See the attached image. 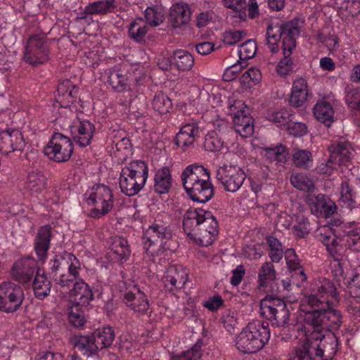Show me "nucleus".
I'll return each instance as SVG.
<instances>
[{
	"mask_svg": "<svg viewBox=\"0 0 360 360\" xmlns=\"http://www.w3.org/2000/svg\"><path fill=\"white\" fill-rule=\"evenodd\" d=\"M305 20L302 17H295L290 20L268 23L265 44L273 53L279 50L278 42L281 41V49L283 58L278 62L276 67L278 73L287 75L292 70L293 58L291 55L297 46V39L304 30Z\"/></svg>",
	"mask_w": 360,
	"mask_h": 360,
	"instance_id": "f257e3e1",
	"label": "nucleus"
},
{
	"mask_svg": "<svg viewBox=\"0 0 360 360\" xmlns=\"http://www.w3.org/2000/svg\"><path fill=\"white\" fill-rule=\"evenodd\" d=\"M338 346V338L333 333L308 330L288 360H331Z\"/></svg>",
	"mask_w": 360,
	"mask_h": 360,
	"instance_id": "f03ea898",
	"label": "nucleus"
},
{
	"mask_svg": "<svg viewBox=\"0 0 360 360\" xmlns=\"http://www.w3.org/2000/svg\"><path fill=\"white\" fill-rule=\"evenodd\" d=\"M181 179L184 188L194 202L205 203L214 195L209 170L200 165L192 164L182 172Z\"/></svg>",
	"mask_w": 360,
	"mask_h": 360,
	"instance_id": "7ed1b4c3",
	"label": "nucleus"
},
{
	"mask_svg": "<svg viewBox=\"0 0 360 360\" xmlns=\"http://www.w3.org/2000/svg\"><path fill=\"white\" fill-rule=\"evenodd\" d=\"M80 270L78 259L71 253L64 252L49 261L47 274L56 285L69 289L79 278Z\"/></svg>",
	"mask_w": 360,
	"mask_h": 360,
	"instance_id": "20e7f679",
	"label": "nucleus"
},
{
	"mask_svg": "<svg viewBox=\"0 0 360 360\" xmlns=\"http://www.w3.org/2000/svg\"><path fill=\"white\" fill-rule=\"evenodd\" d=\"M270 338L269 323L253 321L238 335L236 339L237 349L244 354H254L261 350Z\"/></svg>",
	"mask_w": 360,
	"mask_h": 360,
	"instance_id": "39448f33",
	"label": "nucleus"
},
{
	"mask_svg": "<svg viewBox=\"0 0 360 360\" xmlns=\"http://www.w3.org/2000/svg\"><path fill=\"white\" fill-rule=\"evenodd\" d=\"M115 339V333L110 326L96 330L91 336L74 335L70 342L74 349L86 356L96 354L98 351L110 347Z\"/></svg>",
	"mask_w": 360,
	"mask_h": 360,
	"instance_id": "423d86ee",
	"label": "nucleus"
},
{
	"mask_svg": "<svg viewBox=\"0 0 360 360\" xmlns=\"http://www.w3.org/2000/svg\"><path fill=\"white\" fill-rule=\"evenodd\" d=\"M261 315L271 321L273 326L288 327L290 313L285 302L275 296H266L260 302Z\"/></svg>",
	"mask_w": 360,
	"mask_h": 360,
	"instance_id": "0eeeda50",
	"label": "nucleus"
},
{
	"mask_svg": "<svg viewBox=\"0 0 360 360\" xmlns=\"http://www.w3.org/2000/svg\"><path fill=\"white\" fill-rule=\"evenodd\" d=\"M171 238L172 231L167 223L155 219L143 233V249L148 255L153 256L157 248H165L166 241Z\"/></svg>",
	"mask_w": 360,
	"mask_h": 360,
	"instance_id": "6e6552de",
	"label": "nucleus"
},
{
	"mask_svg": "<svg viewBox=\"0 0 360 360\" xmlns=\"http://www.w3.org/2000/svg\"><path fill=\"white\" fill-rule=\"evenodd\" d=\"M339 293L335 283L329 279L323 278L316 283L310 290V293L305 295L303 300L309 306L332 305L338 300Z\"/></svg>",
	"mask_w": 360,
	"mask_h": 360,
	"instance_id": "1a4fd4ad",
	"label": "nucleus"
},
{
	"mask_svg": "<svg viewBox=\"0 0 360 360\" xmlns=\"http://www.w3.org/2000/svg\"><path fill=\"white\" fill-rule=\"evenodd\" d=\"M74 146L71 139L59 132H54L44 153L50 160L60 163L68 161L73 153Z\"/></svg>",
	"mask_w": 360,
	"mask_h": 360,
	"instance_id": "9d476101",
	"label": "nucleus"
},
{
	"mask_svg": "<svg viewBox=\"0 0 360 360\" xmlns=\"http://www.w3.org/2000/svg\"><path fill=\"white\" fill-rule=\"evenodd\" d=\"M86 199V202L94 207L91 210V216L100 218L109 213L114 205V198L112 191L104 184H98Z\"/></svg>",
	"mask_w": 360,
	"mask_h": 360,
	"instance_id": "9b49d317",
	"label": "nucleus"
},
{
	"mask_svg": "<svg viewBox=\"0 0 360 360\" xmlns=\"http://www.w3.org/2000/svg\"><path fill=\"white\" fill-rule=\"evenodd\" d=\"M45 34H33L27 42L24 60L26 63L37 65L47 62L49 59V49Z\"/></svg>",
	"mask_w": 360,
	"mask_h": 360,
	"instance_id": "f8f14e48",
	"label": "nucleus"
},
{
	"mask_svg": "<svg viewBox=\"0 0 360 360\" xmlns=\"http://www.w3.org/2000/svg\"><path fill=\"white\" fill-rule=\"evenodd\" d=\"M25 298L21 286L13 282H4L0 285V311L9 314L15 312Z\"/></svg>",
	"mask_w": 360,
	"mask_h": 360,
	"instance_id": "ddd939ff",
	"label": "nucleus"
},
{
	"mask_svg": "<svg viewBox=\"0 0 360 360\" xmlns=\"http://www.w3.org/2000/svg\"><path fill=\"white\" fill-rule=\"evenodd\" d=\"M330 156L319 169L323 173L330 175L337 166L345 165L353 156L354 150L348 141H339L332 144L330 148Z\"/></svg>",
	"mask_w": 360,
	"mask_h": 360,
	"instance_id": "4468645a",
	"label": "nucleus"
},
{
	"mask_svg": "<svg viewBox=\"0 0 360 360\" xmlns=\"http://www.w3.org/2000/svg\"><path fill=\"white\" fill-rule=\"evenodd\" d=\"M215 177L221 183L224 190L234 193L241 187L246 175L238 165L224 164L217 169Z\"/></svg>",
	"mask_w": 360,
	"mask_h": 360,
	"instance_id": "2eb2a0df",
	"label": "nucleus"
},
{
	"mask_svg": "<svg viewBox=\"0 0 360 360\" xmlns=\"http://www.w3.org/2000/svg\"><path fill=\"white\" fill-rule=\"evenodd\" d=\"M200 222L196 240L202 246L212 244L213 237L218 234V223L211 212L199 209Z\"/></svg>",
	"mask_w": 360,
	"mask_h": 360,
	"instance_id": "dca6fc26",
	"label": "nucleus"
},
{
	"mask_svg": "<svg viewBox=\"0 0 360 360\" xmlns=\"http://www.w3.org/2000/svg\"><path fill=\"white\" fill-rule=\"evenodd\" d=\"M307 202L309 204L311 214L317 217L328 218L337 210L335 203L324 194H309L307 195Z\"/></svg>",
	"mask_w": 360,
	"mask_h": 360,
	"instance_id": "f3484780",
	"label": "nucleus"
},
{
	"mask_svg": "<svg viewBox=\"0 0 360 360\" xmlns=\"http://www.w3.org/2000/svg\"><path fill=\"white\" fill-rule=\"evenodd\" d=\"M37 262L32 257H23L17 260L12 266L13 278L21 283H30L37 271Z\"/></svg>",
	"mask_w": 360,
	"mask_h": 360,
	"instance_id": "a211bd4d",
	"label": "nucleus"
},
{
	"mask_svg": "<svg viewBox=\"0 0 360 360\" xmlns=\"http://www.w3.org/2000/svg\"><path fill=\"white\" fill-rule=\"evenodd\" d=\"M53 237V229L50 225L40 226L34 239V250L39 261L44 262L51 247V240Z\"/></svg>",
	"mask_w": 360,
	"mask_h": 360,
	"instance_id": "6ab92c4d",
	"label": "nucleus"
},
{
	"mask_svg": "<svg viewBox=\"0 0 360 360\" xmlns=\"http://www.w3.org/2000/svg\"><path fill=\"white\" fill-rule=\"evenodd\" d=\"M25 146L23 136L19 130L7 129L0 132V151L4 155L22 150Z\"/></svg>",
	"mask_w": 360,
	"mask_h": 360,
	"instance_id": "aec40b11",
	"label": "nucleus"
},
{
	"mask_svg": "<svg viewBox=\"0 0 360 360\" xmlns=\"http://www.w3.org/2000/svg\"><path fill=\"white\" fill-rule=\"evenodd\" d=\"M302 311L305 312L304 314V323L311 327V329L309 328L306 330V332L309 331H321V333H325V321L323 318L325 306H309L302 305Z\"/></svg>",
	"mask_w": 360,
	"mask_h": 360,
	"instance_id": "412c9836",
	"label": "nucleus"
},
{
	"mask_svg": "<svg viewBox=\"0 0 360 360\" xmlns=\"http://www.w3.org/2000/svg\"><path fill=\"white\" fill-rule=\"evenodd\" d=\"M95 126L89 120L79 121L71 127L72 139L81 147H86L91 143Z\"/></svg>",
	"mask_w": 360,
	"mask_h": 360,
	"instance_id": "4be33fe9",
	"label": "nucleus"
},
{
	"mask_svg": "<svg viewBox=\"0 0 360 360\" xmlns=\"http://www.w3.org/2000/svg\"><path fill=\"white\" fill-rule=\"evenodd\" d=\"M162 281L169 291L181 289L188 281L187 270L181 266H172L168 268Z\"/></svg>",
	"mask_w": 360,
	"mask_h": 360,
	"instance_id": "5701e85b",
	"label": "nucleus"
},
{
	"mask_svg": "<svg viewBox=\"0 0 360 360\" xmlns=\"http://www.w3.org/2000/svg\"><path fill=\"white\" fill-rule=\"evenodd\" d=\"M73 288L70 291V297L72 299L74 304L87 306L94 298V295L89 285L82 279H75L72 283Z\"/></svg>",
	"mask_w": 360,
	"mask_h": 360,
	"instance_id": "b1692460",
	"label": "nucleus"
},
{
	"mask_svg": "<svg viewBox=\"0 0 360 360\" xmlns=\"http://www.w3.org/2000/svg\"><path fill=\"white\" fill-rule=\"evenodd\" d=\"M285 257L288 269L291 274L292 283L300 287L307 281V276L300 263V259L293 249L287 250Z\"/></svg>",
	"mask_w": 360,
	"mask_h": 360,
	"instance_id": "393cba45",
	"label": "nucleus"
},
{
	"mask_svg": "<svg viewBox=\"0 0 360 360\" xmlns=\"http://www.w3.org/2000/svg\"><path fill=\"white\" fill-rule=\"evenodd\" d=\"M78 89L70 80L65 79L59 83L56 100L61 107L67 108L76 101Z\"/></svg>",
	"mask_w": 360,
	"mask_h": 360,
	"instance_id": "a878e982",
	"label": "nucleus"
},
{
	"mask_svg": "<svg viewBox=\"0 0 360 360\" xmlns=\"http://www.w3.org/2000/svg\"><path fill=\"white\" fill-rule=\"evenodd\" d=\"M123 300L135 312L144 314L149 307L146 295L136 285H134L133 291L130 290L124 294Z\"/></svg>",
	"mask_w": 360,
	"mask_h": 360,
	"instance_id": "bb28decb",
	"label": "nucleus"
},
{
	"mask_svg": "<svg viewBox=\"0 0 360 360\" xmlns=\"http://www.w3.org/2000/svg\"><path fill=\"white\" fill-rule=\"evenodd\" d=\"M200 129L196 123H188L184 125L176 134L174 143L183 150L193 147L195 137L199 136Z\"/></svg>",
	"mask_w": 360,
	"mask_h": 360,
	"instance_id": "cd10ccee",
	"label": "nucleus"
},
{
	"mask_svg": "<svg viewBox=\"0 0 360 360\" xmlns=\"http://www.w3.org/2000/svg\"><path fill=\"white\" fill-rule=\"evenodd\" d=\"M146 182L142 178L127 175V173L122 171L120 175L119 184L122 193L127 196H134L138 194L143 188Z\"/></svg>",
	"mask_w": 360,
	"mask_h": 360,
	"instance_id": "c85d7f7f",
	"label": "nucleus"
},
{
	"mask_svg": "<svg viewBox=\"0 0 360 360\" xmlns=\"http://www.w3.org/2000/svg\"><path fill=\"white\" fill-rule=\"evenodd\" d=\"M316 238L321 241L326 247L329 254L336 257L337 255H340V250L342 249L341 245L339 244V241L328 227H322L317 230Z\"/></svg>",
	"mask_w": 360,
	"mask_h": 360,
	"instance_id": "c756f323",
	"label": "nucleus"
},
{
	"mask_svg": "<svg viewBox=\"0 0 360 360\" xmlns=\"http://www.w3.org/2000/svg\"><path fill=\"white\" fill-rule=\"evenodd\" d=\"M233 122L236 131L243 137L250 136L254 132L253 119L244 110L233 112Z\"/></svg>",
	"mask_w": 360,
	"mask_h": 360,
	"instance_id": "7c9ffc66",
	"label": "nucleus"
},
{
	"mask_svg": "<svg viewBox=\"0 0 360 360\" xmlns=\"http://www.w3.org/2000/svg\"><path fill=\"white\" fill-rule=\"evenodd\" d=\"M191 9L187 4H176L170 8L169 22L174 27H179L189 22Z\"/></svg>",
	"mask_w": 360,
	"mask_h": 360,
	"instance_id": "2f4dec72",
	"label": "nucleus"
},
{
	"mask_svg": "<svg viewBox=\"0 0 360 360\" xmlns=\"http://www.w3.org/2000/svg\"><path fill=\"white\" fill-rule=\"evenodd\" d=\"M309 95L307 81L303 78L295 79L292 84L289 103L293 107L302 106L307 101Z\"/></svg>",
	"mask_w": 360,
	"mask_h": 360,
	"instance_id": "473e14b6",
	"label": "nucleus"
},
{
	"mask_svg": "<svg viewBox=\"0 0 360 360\" xmlns=\"http://www.w3.org/2000/svg\"><path fill=\"white\" fill-rule=\"evenodd\" d=\"M173 179L170 169L162 167L156 171L154 176V191L159 194L168 193L172 186Z\"/></svg>",
	"mask_w": 360,
	"mask_h": 360,
	"instance_id": "72a5a7b5",
	"label": "nucleus"
},
{
	"mask_svg": "<svg viewBox=\"0 0 360 360\" xmlns=\"http://www.w3.org/2000/svg\"><path fill=\"white\" fill-rule=\"evenodd\" d=\"M199 222V209H189L186 212L184 215L183 229L187 236L195 240L197 239Z\"/></svg>",
	"mask_w": 360,
	"mask_h": 360,
	"instance_id": "f704fd0d",
	"label": "nucleus"
},
{
	"mask_svg": "<svg viewBox=\"0 0 360 360\" xmlns=\"http://www.w3.org/2000/svg\"><path fill=\"white\" fill-rule=\"evenodd\" d=\"M47 179L41 172H31L28 174L25 182V188L32 195H38L41 193L47 186Z\"/></svg>",
	"mask_w": 360,
	"mask_h": 360,
	"instance_id": "c9c22d12",
	"label": "nucleus"
},
{
	"mask_svg": "<svg viewBox=\"0 0 360 360\" xmlns=\"http://www.w3.org/2000/svg\"><path fill=\"white\" fill-rule=\"evenodd\" d=\"M313 111L317 120L327 127L330 126L333 122L334 110L329 102L325 100L318 101L314 105Z\"/></svg>",
	"mask_w": 360,
	"mask_h": 360,
	"instance_id": "e433bc0d",
	"label": "nucleus"
},
{
	"mask_svg": "<svg viewBox=\"0 0 360 360\" xmlns=\"http://www.w3.org/2000/svg\"><path fill=\"white\" fill-rule=\"evenodd\" d=\"M117 8L115 0H101L89 4L84 9L87 15H106L113 13Z\"/></svg>",
	"mask_w": 360,
	"mask_h": 360,
	"instance_id": "4c0bfd02",
	"label": "nucleus"
},
{
	"mask_svg": "<svg viewBox=\"0 0 360 360\" xmlns=\"http://www.w3.org/2000/svg\"><path fill=\"white\" fill-rule=\"evenodd\" d=\"M32 288L35 297L43 300L50 294L51 282L48 279L44 273L40 274L37 271L32 282Z\"/></svg>",
	"mask_w": 360,
	"mask_h": 360,
	"instance_id": "58836bf2",
	"label": "nucleus"
},
{
	"mask_svg": "<svg viewBox=\"0 0 360 360\" xmlns=\"http://www.w3.org/2000/svg\"><path fill=\"white\" fill-rule=\"evenodd\" d=\"M111 250L119 257L120 260H127L131 255V250L126 238L115 236L110 237L108 241Z\"/></svg>",
	"mask_w": 360,
	"mask_h": 360,
	"instance_id": "ea45409f",
	"label": "nucleus"
},
{
	"mask_svg": "<svg viewBox=\"0 0 360 360\" xmlns=\"http://www.w3.org/2000/svg\"><path fill=\"white\" fill-rule=\"evenodd\" d=\"M323 318L325 321V333L331 330H338L342 323V316L341 312L328 305L324 309Z\"/></svg>",
	"mask_w": 360,
	"mask_h": 360,
	"instance_id": "a19ab883",
	"label": "nucleus"
},
{
	"mask_svg": "<svg viewBox=\"0 0 360 360\" xmlns=\"http://www.w3.org/2000/svg\"><path fill=\"white\" fill-rule=\"evenodd\" d=\"M276 277V271L271 262H266L258 271V282L260 288L266 290L269 284H273Z\"/></svg>",
	"mask_w": 360,
	"mask_h": 360,
	"instance_id": "79ce46f5",
	"label": "nucleus"
},
{
	"mask_svg": "<svg viewBox=\"0 0 360 360\" xmlns=\"http://www.w3.org/2000/svg\"><path fill=\"white\" fill-rule=\"evenodd\" d=\"M173 63L179 71L190 70L194 65V58L187 51L179 49L172 56Z\"/></svg>",
	"mask_w": 360,
	"mask_h": 360,
	"instance_id": "37998d69",
	"label": "nucleus"
},
{
	"mask_svg": "<svg viewBox=\"0 0 360 360\" xmlns=\"http://www.w3.org/2000/svg\"><path fill=\"white\" fill-rule=\"evenodd\" d=\"M148 30L147 23L142 18H137L129 25V36L134 41L140 43L145 40Z\"/></svg>",
	"mask_w": 360,
	"mask_h": 360,
	"instance_id": "c03bdc74",
	"label": "nucleus"
},
{
	"mask_svg": "<svg viewBox=\"0 0 360 360\" xmlns=\"http://www.w3.org/2000/svg\"><path fill=\"white\" fill-rule=\"evenodd\" d=\"M122 171L127 173V175H132L147 181L148 176V169L145 162L141 160H134L129 162Z\"/></svg>",
	"mask_w": 360,
	"mask_h": 360,
	"instance_id": "a18cd8bd",
	"label": "nucleus"
},
{
	"mask_svg": "<svg viewBox=\"0 0 360 360\" xmlns=\"http://www.w3.org/2000/svg\"><path fill=\"white\" fill-rule=\"evenodd\" d=\"M108 82L112 89L118 92H122L129 89L127 75L120 70H113L110 71Z\"/></svg>",
	"mask_w": 360,
	"mask_h": 360,
	"instance_id": "49530a36",
	"label": "nucleus"
},
{
	"mask_svg": "<svg viewBox=\"0 0 360 360\" xmlns=\"http://www.w3.org/2000/svg\"><path fill=\"white\" fill-rule=\"evenodd\" d=\"M204 148L210 152L221 151L224 148L228 150L226 143L215 131L210 132L205 136Z\"/></svg>",
	"mask_w": 360,
	"mask_h": 360,
	"instance_id": "de8ad7c7",
	"label": "nucleus"
},
{
	"mask_svg": "<svg viewBox=\"0 0 360 360\" xmlns=\"http://www.w3.org/2000/svg\"><path fill=\"white\" fill-rule=\"evenodd\" d=\"M293 113L291 110L283 108L277 111H269L267 118L280 127H286L292 121Z\"/></svg>",
	"mask_w": 360,
	"mask_h": 360,
	"instance_id": "09e8293b",
	"label": "nucleus"
},
{
	"mask_svg": "<svg viewBox=\"0 0 360 360\" xmlns=\"http://www.w3.org/2000/svg\"><path fill=\"white\" fill-rule=\"evenodd\" d=\"M340 201L349 209L356 207V193L347 181H343L340 188Z\"/></svg>",
	"mask_w": 360,
	"mask_h": 360,
	"instance_id": "8fccbe9b",
	"label": "nucleus"
},
{
	"mask_svg": "<svg viewBox=\"0 0 360 360\" xmlns=\"http://www.w3.org/2000/svg\"><path fill=\"white\" fill-rule=\"evenodd\" d=\"M294 165L303 169H309L313 166V157L308 150H297L292 154Z\"/></svg>",
	"mask_w": 360,
	"mask_h": 360,
	"instance_id": "3c124183",
	"label": "nucleus"
},
{
	"mask_svg": "<svg viewBox=\"0 0 360 360\" xmlns=\"http://www.w3.org/2000/svg\"><path fill=\"white\" fill-rule=\"evenodd\" d=\"M202 341L198 340L196 343L189 349L184 351L180 354H174L172 360H199L202 356Z\"/></svg>",
	"mask_w": 360,
	"mask_h": 360,
	"instance_id": "603ef678",
	"label": "nucleus"
},
{
	"mask_svg": "<svg viewBox=\"0 0 360 360\" xmlns=\"http://www.w3.org/2000/svg\"><path fill=\"white\" fill-rule=\"evenodd\" d=\"M290 182L295 188L304 192H313L315 188L314 181L302 174L292 175Z\"/></svg>",
	"mask_w": 360,
	"mask_h": 360,
	"instance_id": "864d4df0",
	"label": "nucleus"
},
{
	"mask_svg": "<svg viewBox=\"0 0 360 360\" xmlns=\"http://www.w3.org/2000/svg\"><path fill=\"white\" fill-rule=\"evenodd\" d=\"M342 240L345 246L354 252L360 251V228L356 227L345 232Z\"/></svg>",
	"mask_w": 360,
	"mask_h": 360,
	"instance_id": "5fc2aeb1",
	"label": "nucleus"
},
{
	"mask_svg": "<svg viewBox=\"0 0 360 360\" xmlns=\"http://www.w3.org/2000/svg\"><path fill=\"white\" fill-rule=\"evenodd\" d=\"M153 109L160 114H166L172 108L171 99L162 92H158L153 100Z\"/></svg>",
	"mask_w": 360,
	"mask_h": 360,
	"instance_id": "6e6d98bb",
	"label": "nucleus"
},
{
	"mask_svg": "<svg viewBox=\"0 0 360 360\" xmlns=\"http://www.w3.org/2000/svg\"><path fill=\"white\" fill-rule=\"evenodd\" d=\"M265 156L270 161L285 162L288 157V150L283 145L265 148Z\"/></svg>",
	"mask_w": 360,
	"mask_h": 360,
	"instance_id": "4d7b16f0",
	"label": "nucleus"
},
{
	"mask_svg": "<svg viewBox=\"0 0 360 360\" xmlns=\"http://www.w3.org/2000/svg\"><path fill=\"white\" fill-rule=\"evenodd\" d=\"M224 6L233 10L237 13L236 17L243 21L247 20V1L246 0H222Z\"/></svg>",
	"mask_w": 360,
	"mask_h": 360,
	"instance_id": "13d9d810",
	"label": "nucleus"
},
{
	"mask_svg": "<svg viewBox=\"0 0 360 360\" xmlns=\"http://www.w3.org/2000/svg\"><path fill=\"white\" fill-rule=\"evenodd\" d=\"M292 231L297 238H304L307 237L310 231L308 219L303 215H297Z\"/></svg>",
	"mask_w": 360,
	"mask_h": 360,
	"instance_id": "bf43d9fd",
	"label": "nucleus"
},
{
	"mask_svg": "<svg viewBox=\"0 0 360 360\" xmlns=\"http://www.w3.org/2000/svg\"><path fill=\"white\" fill-rule=\"evenodd\" d=\"M82 306L72 304L68 309V319L70 322L76 328L84 326L86 322Z\"/></svg>",
	"mask_w": 360,
	"mask_h": 360,
	"instance_id": "052dcab7",
	"label": "nucleus"
},
{
	"mask_svg": "<svg viewBox=\"0 0 360 360\" xmlns=\"http://www.w3.org/2000/svg\"><path fill=\"white\" fill-rule=\"evenodd\" d=\"M256 51V41L253 39H248L240 46L238 54L241 60H245L254 57Z\"/></svg>",
	"mask_w": 360,
	"mask_h": 360,
	"instance_id": "680f3d73",
	"label": "nucleus"
},
{
	"mask_svg": "<svg viewBox=\"0 0 360 360\" xmlns=\"http://www.w3.org/2000/svg\"><path fill=\"white\" fill-rule=\"evenodd\" d=\"M145 18L149 25L158 26L163 22L164 15L154 8L148 7L145 11Z\"/></svg>",
	"mask_w": 360,
	"mask_h": 360,
	"instance_id": "e2e57ef3",
	"label": "nucleus"
},
{
	"mask_svg": "<svg viewBox=\"0 0 360 360\" xmlns=\"http://www.w3.org/2000/svg\"><path fill=\"white\" fill-rule=\"evenodd\" d=\"M286 129L290 135L302 136L307 131V126L302 122H295L292 120L288 124Z\"/></svg>",
	"mask_w": 360,
	"mask_h": 360,
	"instance_id": "0e129e2a",
	"label": "nucleus"
},
{
	"mask_svg": "<svg viewBox=\"0 0 360 360\" xmlns=\"http://www.w3.org/2000/svg\"><path fill=\"white\" fill-rule=\"evenodd\" d=\"M242 69L243 67L239 63L228 67L223 74V80L226 82L233 81L238 76Z\"/></svg>",
	"mask_w": 360,
	"mask_h": 360,
	"instance_id": "69168bd1",
	"label": "nucleus"
},
{
	"mask_svg": "<svg viewBox=\"0 0 360 360\" xmlns=\"http://www.w3.org/2000/svg\"><path fill=\"white\" fill-rule=\"evenodd\" d=\"M224 301L220 295H214L203 303V306L211 311H216L224 306Z\"/></svg>",
	"mask_w": 360,
	"mask_h": 360,
	"instance_id": "338daca9",
	"label": "nucleus"
},
{
	"mask_svg": "<svg viewBox=\"0 0 360 360\" xmlns=\"http://www.w3.org/2000/svg\"><path fill=\"white\" fill-rule=\"evenodd\" d=\"M243 32L235 30L226 32L224 36V42L228 45H233L243 38Z\"/></svg>",
	"mask_w": 360,
	"mask_h": 360,
	"instance_id": "774afa93",
	"label": "nucleus"
}]
</instances>
